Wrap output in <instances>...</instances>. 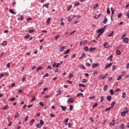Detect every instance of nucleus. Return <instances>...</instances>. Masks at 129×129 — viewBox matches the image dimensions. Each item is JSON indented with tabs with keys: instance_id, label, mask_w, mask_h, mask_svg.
Masks as SVG:
<instances>
[{
	"instance_id": "obj_1",
	"label": "nucleus",
	"mask_w": 129,
	"mask_h": 129,
	"mask_svg": "<svg viewBox=\"0 0 129 129\" xmlns=\"http://www.w3.org/2000/svg\"><path fill=\"white\" fill-rule=\"evenodd\" d=\"M104 32V29L102 28H101V29H98V30H97V33L98 34H103V32Z\"/></svg>"
},
{
	"instance_id": "obj_2",
	"label": "nucleus",
	"mask_w": 129,
	"mask_h": 129,
	"mask_svg": "<svg viewBox=\"0 0 129 129\" xmlns=\"http://www.w3.org/2000/svg\"><path fill=\"white\" fill-rule=\"evenodd\" d=\"M111 65H112V62H110L109 64H106L105 67V70L108 69V68H109V67H110V66H111Z\"/></svg>"
},
{
	"instance_id": "obj_3",
	"label": "nucleus",
	"mask_w": 129,
	"mask_h": 129,
	"mask_svg": "<svg viewBox=\"0 0 129 129\" xmlns=\"http://www.w3.org/2000/svg\"><path fill=\"white\" fill-rule=\"evenodd\" d=\"M98 66H99V63H93L92 64V68H95L96 67H98Z\"/></svg>"
},
{
	"instance_id": "obj_4",
	"label": "nucleus",
	"mask_w": 129,
	"mask_h": 129,
	"mask_svg": "<svg viewBox=\"0 0 129 129\" xmlns=\"http://www.w3.org/2000/svg\"><path fill=\"white\" fill-rule=\"evenodd\" d=\"M60 107L63 110V111H66V109H67V107L63 106H60Z\"/></svg>"
},
{
	"instance_id": "obj_5",
	"label": "nucleus",
	"mask_w": 129,
	"mask_h": 129,
	"mask_svg": "<svg viewBox=\"0 0 129 129\" xmlns=\"http://www.w3.org/2000/svg\"><path fill=\"white\" fill-rule=\"evenodd\" d=\"M124 43H128V38H124L123 39Z\"/></svg>"
},
{
	"instance_id": "obj_6",
	"label": "nucleus",
	"mask_w": 129,
	"mask_h": 129,
	"mask_svg": "<svg viewBox=\"0 0 129 129\" xmlns=\"http://www.w3.org/2000/svg\"><path fill=\"white\" fill-rule=\"evenodd\" d=\"M70 52V49H68L63 53L64 55H66L67 54H69V52Z\"/></svg>"
},
{
	"instance_id": "obj_7",
	"label": "nucleus",
	"mask_w": 129,
	"mask_h": 129,
	"mask_svg": "<svg viewBox=\"0 0 129 129\" xmlns=\"http://www.w3.org/2000/svg\"><path fill=\"white\" fill-rule=\"evenodd\" d=\"M43 8H46V9H49V3H47L46 4L43 5Z\"/></svg>"
},
{
	"instance_id": "obj_8",
	"label": "nucleus",
	"mask_w": 129,
	"mask_h": 129,
	"mask_svg": "<svg viewBox=\"0 0 129 129\" xmlns=\"http://www.w3.org/2000/svg\"><path fill=\"white\" fill-rule=\"evenodd\" d=\"M110 10L111 12V15L112 16H113V14H114V10L113 9V8L111 7Z\"/></svg>"
},
{
	"instance_id": "obj_9",
	"label": "nucleus",
	"mask_w": 129,
	"mask_h": 129,
	"mask_svg": "<svg viewBox=\"0 0 129 129\" xmlns=\"http://www.w3.org/2000/svg\"><path fill=\"white\" fill-rule=\"evenodd\" d=\"M107 18L106 17H105L104 22H103V24H106L107 23Z\"/></svg>"
},
{
	"instance_id": "obj_10",
	"label": "nucleus",
	"mask_w": 129,
	"mask_h": 129,
	"mask_svg": "<svg viewBox=\"0 0 129 129\" xmlns=\"http://www.w3.org/2000/svg\"><path fill=\"white\" fill-rule=\"evenodd\" d=\"M107 100L108 101H111V96H107Z\"/></svg>"
},
{
	"instance_id": "obj_11",
	"label": "nucleus",
	"mask_w": 129,
	"mask_h": 129,
	"mask_svg": "<svg viewBox=\"0 0 129 129\" xmlns=\"http://www.w3.org/2000/svg\"><path fill=\"white\" fill-rule=\"evenodd\" d=\"M9 12L10 13H11V14H12L13 15H16V13H15L13 9H10Z\"/></svg>"
},
{
	"instance_id": "obj_12",
	"label": "nucleus",
	"mask_w": 129,
	"mask_h": 129,
	"mask_svg": "<svg viewBox=\"0 0 129 129\" xmlns=\"http://www.w3.org/2000/svg\"><path fill=\"white\" fill-rule=\"evenodd\" d=\"M115 123V121L114 120V119H113L112 120V122H111L110 123V124H111V125H114V124Z\"/></svg>"
},
{
	"instance_id": "obj_13",
	"label": "nucleus",
	"mask_w": 129,
	"mask_h": 129,
	"mask_svg": "<svg viewBox=\"0 0 129 129\" xmlns=\"http://www.w3.org/2000/svg\"><path fill=\"white\" fill-rule=\"evenodd\" d=\"M50 21H51V18H48L47 20V25H50Z\"/></svg>"
},
{
	"instance_id": "obj_14",
	"label": "nucleus",
	"mask_w": 129,
	"mask_h": 129,
	"mask_svg": "<svg viewBox=\"0 0 129 129\" xmlns=\"http://www.w3.org/2000/svg\"><path fill=\"white\" fill-rule=\"evenodd\" d=\"M112 58H113V55H111L110 56H109L107 58V60H110V61H112V59H111Z\"/></svg>"
},
{
	"instance_id": "obj_15",
	"label": "nucleus",
	"mask_w": 129,
	"mask_h": 129,
	"mask_svg": "<svg viewBox=\"0 0 129 129\" xmlns=\"http://www.w3.org/2000/svg\"><path fill=\"white\" fill-rule=\"evenodd\" d=\"M107 45V43H104L103 46L105 48H106L107 49H108V48H109V46Z\"/></svg>"
},
{
	"instance_id": "obj_16",
	"label": "nucleus",
	"mask_w": 129,
	"mask_h": 129,
	"mask_svg": "<svg viewBox=\"0 0 129 129\" xmlns=\"http://www.w3.org/2000/svg\"><path fill=\"white\" fill-rule=\"evenodd\" d=\"M113 34H114V31H112V32L108 35V37H112V36H113Z\"/></svg>"
},
{
	"instance_id": "obj_17",
	"label": "nucleus",
	"mask_w": 129,
	"mask_h": 129,
	"mask_svg": "<svg viewBox=\"0 0 129 129\" xmlns=\"http://www.w3.org/2000/svg\"><path fill=\"white\" fill-rule=\"evenodd\" d=\"M122 17V13H119L117 16L118 19H120Z\"/></svg>"
},
{
	"instance_id": "obj_18",
	"label": "nucleus",
	"mask_w": 129,
	"mask_h": 129,
	"mask_svg": "<svg viewBox=\"0 0 129 129\" xmlns=\"http://www.w3.org/2000/svg\"><path fill=\"white\" fill-rule=\"evenodd\" d=\"M77 97H79V96H82V97H83L84 96L83 95V94H82V93H80L77 95Z\"/></svg>"
},
{
	"instance_id": "obj_19",
	"label": "nucleus",
	"mask_w": 129,
	"mask_h": 129,
	"mask_svg": "<svg viewBox=\"0 0 129 129\" xmlns=\"http://www.w3.org/2000/svg\"><path fill=\"white\" fill-rule=\"evenodd\" d=\"M116 50L117 55H120V54H121V52H120V51H119V49H116Z\"/></svg>"
},
{
	"instance_id": "obj_20",
	"label": "nucleus",
	"mask_w": 129,
	"mask_h": 129,
	"mask_svg": "<svg viewBox=\"0 0 129 129\" xmlns=\"http://www.w3.org/2000/svg\"><path fill=\"white\" fill-rule=\"evenodd\" d=\"M103 90L104 91H106L107 90V85H105L103 87Z\"/></svg>"
},
{
	"instance_id": "obj_21",
	"label": "nucleus",
	"mask_w": 129,
	"mask_h": 129,
	"mask_svg": "<svg viewBox=\"0 0 129 129\" xmlns=\"http://www.w3.org/2000/svg\"><path fill=\"white\" fill-rule=\"evenodd\" d=\"M123 112H125L126 113H127L128 112V110H127V108H124Z\"/></svg>"
},
{
	"instance_id": "obj_22",
	"label": "nucleus",
	"mask_w": 129,
	"mask_h": 129,
	"mask_svg": "<svg viewBox=\"0 0 129 129\" xmlns=\"http://www.w3.org/2000/svg\"><path fill=\"white\" fill-rule=\"evenodd\" d=\"M79 5H80V3H78V2H76L74 4V7H78V6H79Z\"/></svg>"
},
{
	"instance_id": "obj_23",
	"label": "nucleus",
	"mask_w": 129,
	"mask_h": 129,
	"mask_svg": "<svg viewBox=\"0 0 129 129\" xmlns=\"http://www.w3.org/2000/svg\"><path fill=\"white\" fill-rule=\"evenodd\" d=\"M64 49H65V46H62V47H61L60 49H59V51L60 52H63V50H64Z\"/></svg>"
},
{
	"instance_id": "obj_24",
	"label": "nucleus",
	"mask_w": 129,
	"mask_h": 129,
	"mask_svg": "<svg viewBox=\"0 0 129 129\" xmlns=\"http://www.w3.org/2000/svg\"><path fill=\"white\" fill-rule=\"evenodd\" d=\"M79 87H86L85 85L83 84H79Z\"/></svg>"
},
{
	"instance_id": "obj_25",
	"label": "nucleus",
	"mask_w": 129,
	"mask_h": 129,
	"mask_svg": "<svg viewBox=\"0 0 129 129\" xmlns=\"http://www.w3.org/2000/svg\"><path fill=\"white\" fill-rule=\"evenodd\" d=\"M98 105V104L97 103H95L93 106V108H95Z\"/></svg>"
},
{
	"instance_id": "obj_26",
	"label": "nucleus",
	"mask_w": 129,
	"mask_h": 129,
	"mask_svg": "<svg viewBox=\"0 0 129 129\" xmlns=\"http://www.w3.org/2000/svg\"><path fill=\"white\" fill-rule=\"evenodd\" d=\"M110 93L111 95H113V94L114 93V91H113V90H112V89L110 90Z\"/></svg>"
},
{
	"instance_id": "obj_27",
	"label": "nucleus",
	"mask_w": 129,
	"mask_h": 129,
	"mask_svg": "<svg viewBox=\"0 0 129 129\" xmlns=\"http://www.w3.org/2000/svg\"><path fill=\"white\" fill-rule=\"evenodd\" d=\"M107 76H108V74H106L104 76H103L101 79H105V78H106V77H107Z\"/></svg>"
},
{
	"instance_id": "obj_28",
	"label": "nucleus",
	"mask_w": 129,
	"mask_h": 129,
	"mask_svg": "<svg viewBox=\"0 0 129 129\" xmlns=\"http://www.w3.org/2000/svg\"><path fill=\"white\" fill-rule=\"evenodd\" d=\"M20 116V115L19 114V112H16V115L15 116V118H17V117H19Z\"/></svg>"
},
{
	"instance_id": "obj_29",
	"label": "nucleus",
	"mask_w": 129,
	"mask_h": 129,
	"mask_svg": "<svg viewBox=\"0 0 129 129\" xmlns=\"http://www.w3.org/2000/svg\"><path fill=\"white\" fill-rule=\"evenodd\" d=\"M116 69V66H113L112 67V71H114Z\"/></svg>"
},
{
	"instance_id": "obj_30",
	"label": "nucleus",
	"mask_w": 129,
	"mask_h": 129,
	"mask_svg": "<svg viewBox=\"0 0 129 129\" xmlns=\"http://www.w3.org/2000/svg\"><path fill=\"white\" fill-rule=\"evenodd\" d=\"M36 126L38 128H41V127H42V125L40 123H38L37 124Z\"/></svg>"
},
{
	"instance_id": "obj_31",
	"label": "nucleus",
	"mask_w": 129,
	"mask_h": 129,
	"mask_svg": "<svg viewBox=\"0 0 129 129\" xmlns=\"http://www.w3.org/2000/svg\"><path fill=\"white\" fill-rule=\"evenodd\" d=\"M95 49H96L95 47H91L89 49V51H91V52H92V51H94V50H95Z\"/></svg>"
},
{
	"instance_id": "obj_32",
	"label": "nucleus",
	"mask_w": 129,
	"mask_h": 129,
	"mask_svg": "<svg viewBox=\"0 0 129 129\" xmlns=\"http://www.w3.org/2000/svg\"><path fill=\"white\" fill-rule=\"evenodd\" d=\"M33 121H35V119H32L31 120L30 123V126H32V125H33L32 123H33Z\"/></svg>"
},
{
	"instance_id": "obj_33",
	"label": "nucleus",
	"mask_w": 129,
	"mask_h": 129,
	"mask_svg": "<svg viewBox=\"0 0 129 129\" xmlns=\"http://www.w3.org/2000/svg\"><path fill=\"white\" fill-rule=\"evenodd\" d=\"M99 6V4H98L95 5L93 7V10H95V9H96V7H98Z\"/></svg>"
},
{
	"instance_id": "obj_34",
	"label": "nucleus",
	"mask_w": 129,
	"mask_h": 129,
	"mask_svg": "<svg viewBox=\"0 0 129 129\" xmlns=\"http://www.w3.org/2000/svg\"><path fill=\"white\" fill-rule=\"evenodd\" d=\"M71 8H72V5H71L70 6H68L67 7V10H68V12H69V11H70V10H71Z\"/></svg>"
},
{
	"instance_id": "obj_35",
	"label": "nucleus",
	"mask_w": 129,
	"mask_h": 129,
	"mask_svg": "<svg viewBox=\"0 0 129 129\" xmlns=\"http://www.w3.org/2000/svg\"><path fill=\"white\" fill-rule=\"evenodd\" d=\"M7 41H4L2 43V45H3V46H7Z\"/></svg>"
},
{
	"instance_id": "obj_36",
	"label": "nucleus",
	"mask_w": 129,
	"mask_h": 129,
	"mask_svg": "<svg viewBox=\"0 0 129 129\" xmlns=\"http://www.w3.org/2000/svg\"><path fill=\"white\" fill-rule=\"evenodd\" d=\"M30 38V34H28L26 36L24 37L25 39H29Z\"/></svg>"
},
{
	"instance_id": "obj_37",
	"label": "nucleus",
	"mask_w": 129,
	"mask_h": 129,
	"mask_svg": "<svg viewBox=\"0 0 129 129\" xmlns=\"http://www.w3.org/2000/svg\"><path fill=\"white\" fill-rule=\"evenodd\" d=\"M125 114H126V112H121V116H124V115H125Z\"/></svg>"
},
{
	"instance_id": "obj_38",
	"label": "nucleus",
	"mask_w": 129,
	"mask_h": 129,
	"mask_svg": "<svg viewBox=\"0 0 129 129\" xmlns=\"http://www.w3.org/2000/svg\"><path fill=\"white\" fill-rule=\"evenodd\" d=\"M104 100V97L103 96H101V100H100V102H102Z\"/></svg>"
},
{
	"instance_id": "obj_39",
	"label": "nucleus",
	"mask_w": 129,
	"mask_h": 129,
	"mask_svg": "<svg viewBox=\"0 0 129 129\" xmlns=\"http://www.w3.org/2000/svg\"><path fill=\"white\" fill-rule=\"evenodd\" d=\"M120 128L124 129V124L121 123Z\"/></svg>"
},
{
	"instance_id": "obj_40",
	"label": "nucleus",
	"mask_w": 129,
	"mask_h": 129,
	"mask_svg": "<svg viewBox=\"0 0 129 129\" xmlns=\"http://www.w3.org/2000/svg\"><path fill=\"white\" fill-rule=\"evenodd\" d=\"M73 105H70V111H71L72 110H73Z\"/></svg>"
},
{
	"instance_id": "obj_41",
	"label": "nucleus",
	"mask_w": 129,
	"mask_h": 129,
	"mask_svg": "<svg viewBox=\"0 0 129 129\" xmlns=\"http://www.w3.org/2000/svg\"><path fill=\"white\" fill-rule=\"evenodd\" d=\"M60 37V35H58L55 36V40H57L58 39H59V37Z\"/></svg>"
},
{
	"instance_id": "obj_42",
	"label": "nucleus",
	"mask_w": 129,
	"mask_h": 129,
	"mask_svg": "<svg viewBox=\"0 0 129 129\" xmlns=\"http://www.w3.org/2000/svg\"><path fill=\"white\" fill-rule=\"evenodd\" d=\"M8 108H9V106H8V105H7L6 106L4 107L3 109H4V110H6V109H8Z\"/></svg>"
},
{
	"instance_id": "obj_43",
	"label": "nucleus",
	"mask_w": 129,
	"mask_h": 129,
	"mask_svg": "<svg viewBox=\"0 0 129 129\" xmlns=\"http://www.w3.org/2000/svg\"><path fill=\"white\" fill-rule=\"evenodd\" d=\"M41 125H43L44 124V121L43 120H40V123Z\"/></svg>"
},
{
	"instance_id": "obj_44",
	"label": "nucleus",
	"mask_w": 129,
	"mask_h": 129,
	"mask_svg": "<svg viewBox=\"0 0 129 129\" xmlns=\"http://www.w3.org/2000/svg\"><path fill=\"white\" fill-rule=\"evenodd\" d=\"M107 14H108V15L110 14V10H109V8H108L107 9Z\"/></svg>"
},
{
	"instance_id": "obj_45",
	"label": "nucleus",
	"mask_w": 129,
	"mask_h": 129,
	"mask_svg": "<svg viewBox=\"0 0 129 129\" xmlns=\"http://www.w3.org/2000/svg\"><path fill=\"white\" fill-rule=\"evenodd\" d=\"M126 95V94H125V93H122V97L123 98H125Z\"/></svg>"
},
{
	"instance_id": "obj_46",
	"label": "nucleus",
	"mask_w": 129,
	"mask_h": 129,
	"mask_svg": "<svg viewBox=\"0 0 129 129\" xmlns=\"http://www.w3.org/2000/svg\"><path fill=\"white\" fill-rule=\"evenodd\" d=\"M95 74H96V75H97V74H98V71H95V72L93 73V75H94V76H95Z\"/></svg>"
},
{
	"instance_id": "obj_47",
	"label": "nucleus",
	"mask_w": 129,
	"mask_h": 129,
	"mask_svg": "<svg viewBox=\"0 0 129 129\" xmlns=\"http://www.w3.org/2000/svg\"><path fill=\"white\" fill-rule=\"evenodd\" d=\"M40 69H43V67H38V68H37V69H36V71L37 72L40 71Z\"/></svg>"
},
{
	"instance_id": "obj_48",
	"label": "nucleus",
	"mask_w": 129,
	"mask_h": 129,
	"mask_svg": "<svg viewBox=\"0 0 129 129\" xmlns=\"http://www.w3.org/2000/svg\"><path fill=\"white\" fill-rule=\"evenodd\" d=\"M85 51H88L89 50V48H88V46H86L84 47Z\"/></svg>"
},
{
	"instance_id": "obj_49",
	"label": "nucleus",
	"mask_w": 129,
	"mask_h": 129,
	"mask_svg": "<svg viewBox=\"0 0 129 129\" xmlns=\"http://www.w3.org/2000/svg\"><path fill=\"white\" fill-rule=\"evenodd\" d=\"M121 47H122V45H119L118 46H117L116 48V50H118V49H119V48H121Z\"/></svg>"
},
{
	"instance_id": "obj_50",
	"label": "nucleus",
	"mask_w": 129,
	"mask_h": 129,
	"mask_svg": "<svg viewBox=\"0 0 129 129\" xmlns=\"http://www.w3.org/2000/svg\"><path fill=\"white\" fill-rule=\"evenodd\" d=\"M43 78H44V77H49V74L48 73H46L44 76H43Z\"/></svg>"
},
{
	"instance_id": "obj_51",
	"label": "nucleus",
	"mask_w": 129,
	"mask_h": 129,
	"mask_svg": "<svg viewBox=\"0 0 129 129\" xmlns=\"http://www.w3.org/2000/svg\"><path fill=\"white\" fill-rule=\"evenodd\" d=\"M39 104L40 106H44V103L43 102H40Z\"/></svg>"
},
{
	"instance_id": "obj_52",
	"label": "nucleus",
	"mask_w": 129,
	"mask_h": 129,
	"mask_svg": "<svg viewBox=\"0 0 129 129\" xmlns=\"http://www.w3.org/2000/svg\"><path fill=\"white\" fill-rule=\"evenodd\" d=\"M112 107H109V108H107L105 109V111H108V110H110V109L112 108Z\"/></svg>"
},
{
	"instance_id": "obj_53",
	"label": "nucleus",
	"mask_w": 129,
	"mask_h": 129,
	"mask_svg": "<svg viewBox=\"0 0 129 129\" xmlns=\"http://www.w3.org/2000/svg\"><path fill=\"white\" fill-rule=\"evenodd\" d=\"M69 78H73V74H70L69 76Z\"/></svg>"
},
{
	"instance_id": "obj_54",
	"label": "nucleus",
	"mask_w": 129,
	"mask_h": 129,
	"mask_svg": "<svg viewBox=\"0 0 129 129\" xmlns=\"http://www.w3.org/2000/svg\"><path fill=\"white\" fill-rule=\"evenodd\" d=\"M83 83H85L86 82H87V80L85 79H83L82 81Z\"/></svg>"
},
{
	"instance_id": "obj_55",
	"label": "nucleus",
	"mask_w": 129,
	"mask_h": 129,
	"mask_svg": "<svg viewBox=\"0 0 129 129\" xmlns=\"http://www.w3.org/2000/svg\"><path fill=\"white\" fill-rule=\"evenodd\" d=\"M29 33L30 34H32V33H34V30H29Z\"/></svg>"
},
{
	"instance_id": "obj_56",
	"label": "nucleus",
	"mask_w": 129,
	"mask_h": 129,
	"mask_svg": "<svg viewBox=\"0 0 129 129\" xmlns=\"http://www.w3.org/2000/svg\"><path fill=\"white\" fill-rule=\"evenodd\" d=\"M10 100L11 101H15V100H16V98H10Z\"/></svg>"
},
{
	"instance_id": "obj_57",
	"label": "nucleus",
	"mask_w": 129,
	"mask_h": 129,
	"mask_svg": "<svg viewBox=\"0 0 129 129\" xmlns=\"http://www.w3.org/2000/svg\"><path fill=\"white\" fill-rule=\"evenodd\" d=\"M120 79H121V75L118 76V77L117 78V80H120Z\"/></svg>"
},
{
	"instance_id": "obj_58",
	"label": "nucleus",
	"mask_w": 129,
	"mask_h": 129,
	"mask_svg": "<svg viewBox=\"0 0 129 129\" xmlns=\"http://www.w3.org/2000/svg\"><path fill=\"white\" fill-rule=\"evenodd\" d=\"M113 105H115V102H112L111 103V106H113Z\"/></svg>"
},
{
	"instance_id": "obj_59",
	"label": "nucleus",
	"mask_w": 129,
	"mask_h": 129,
	"mask_svg": "<svg viewBox=\"0 0 129 129\" xmlns=\"http://www.w3.org/2000/svg\"><path fill=\"white\" fill-rule=\"evenodd\" d=\"M75 57H76V54L75 53L71 56L72 58H75Z\"/></svg>"
},
{
	"instance_id": "obj_60",
	"label": "nucleus",
	"mask_w": 129,
	"mask_h": 129,
	"mask_svg": "<svg viewBox=\"0 0 129 129\" xmlns=\"http://www.w3.org/2000/svg\"><path fill=\"white\" fill-rule=\"evenodd\" d=\"M50 117H52V118L55 117V114L50 113Z\"/></svg>"
},
{
	"instance_id": "obj_61",
	"label": "nucleus",
	"mask_w": 129,
	"mask_h": 129,
	"mask_svg": "<svg viewBox=\"0 0 129 129\" xmlns=\"http://www.w3.org/2000/svg\"><path fill=\"white\" fill-rule=\"evenodd\" d=\"M23 20H24V16L21 15L20 16V20L23 21Z\"/></svg>"
},
{
	"instance_id": "obj_62",
	"label": "nucleus",
	"mask_w": 129,
	"mask_h": 129,
	"mask_svg": "<svg viewBox=\"0 0 129 129\" xmlns=\"http://www.w3.org/2000/svg\"><path fill=\"white\" fill-rule=\"evenodd\" d=\"M126 36V34H123L121 36V39H124V38Z\"/></svg>"
},
{
	"instance_id": "obj_63",
	"label": "nucleus",
	"mask_w": 129,
	"mask_h": 129,
	"mask_svg": "<svg viewBox=\"0 0 129 129\" xmlns=\"http://www.w3.org/2000/svg\"><path fill=\"white\" fill-rule=\"evenodd\" d=\"M69 120V118H67L64 120V122L67 123L68 122V121Z\"/></svg>"
},
{
	"instance_id": "obj_64",
	"label": "nucleus",
	"mask_w": 129,
	"mask_h": 129,
	"mask_svg": "<svg viewBox=\"0 0 129 129\" xmlns=\"http://www.w3.org/2000/svg\"><path fill=\"white\" fill-rule=\"evenodd\" d=\"M57 93L58 94L61 95V90H59L57 91Z\"/></svg>"
}]
</instances>
